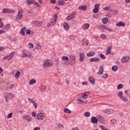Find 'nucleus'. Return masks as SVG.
<instances>
[{
  "instance_id": "f257e3e1",
  "label": "nucleus",
  "mask_w": 130,
  "mask_h": 130,
  "mask_svg": "<svg viewBox=\"0 0 130 130\" xmlns=\"http://www.w3.org/2000/svg\"><path fill=\"white\" fill-rule=\"evenodd\" d=\"M69 62L68 64H70V66H73L75 64L76 62V56L74 54H71L69 56Z\"/></svg>"
},
{
  "instance_id": "f03ea898",
  "label": "nucleus",
  "mask_w": 130,
  "mask_h": 130,
  "mask_svg": "<svg viewBox=\"0 0 130 130\" xmlns=\"http://www.w3.org/2000/svg\"><path fill=\"white\" fill-rule=\"evenodd\" d=\"M52 64V62H50V60H49V59H47L43 63V68L47 69V68H49V67H51Z\"/></svg>"
},
{
  "instance_id": "7ed1b4c3",
  "label": "nucleus",
  "mask_w": 130,
  "mask_h": 130,
  "mask_svg": "<svg viewBox=\"0 0 130 130\" xmlns=\"http://www.w3.org/2000/svg\"><path fill=\"white\" fill-rule=\"evenodd\" d=\"M16 54V52L13 51L10 53L8 55L4 56L3 58V59H8V60H11L13 57H14V55Z\"/></svg>"
},
{
  "instance_id": "20e7f679",
  "label": "nucleus",
  "mask_w": 130,
  "mask_h": 130,
  "mask_svg": "<svg viewBox=\"0 0 130 130\" xmlns=\"http://www.w3.org/2000/svg\"><path fill=\"white\" fill-rule=\"evenodd\" d=\"M54 20L49 22L48 26H53V25H55L56 23V21H57V14H55L54 15Z\"/></svg>"
},
{
  "instance_id": "39448f33",
  "label": "nucleus",
  "mask_w": 130,
  "mask_h": 130,
  "mask_svg": "<svg viewBox=\"0 0 130 130\" xmlns=\"http://www.w3.org/2000/svg\"><path fill=\"white\" fill-rule=\"evenodd\" d=\"M130 57L128 56H124L121 59V62L122 63H125V62H127L129 61Z\"/></svg>"
},
{
  "instance_id": "423d86ee",
  "label": "nucleus",
  "mask_w": 130,
  "mask_h": 130,
  "mask_svg": "<svg viewBox=\"0 0 130 130\" xmlns=\"http://www.w3.org/2000/svg\"><path fill=\"white\" fill-rule=\"evenodd\" d=\"M104 65L102 64L100 67V69L99 72H98V76H101L102 75H103V73H104Z\"/></svg>"
},
{
  "instance_id": "0eeeda50",
  "label": "nucleus",
  "mask_w": 130,
  "mask_h": 130,
  "mask_svg": "<svg viewBox=\"0 0 130 130\" xmlns=\"http://www.w3.org/2000/svg\"><path fill=\"white\" fill-rule=\"evenodd\" d=\"M75 17H76V13L73 12L67 16V21H71V20H73Z\"/></svg>"
},
{
  "instance_id": "6e6552de",
  "label": "nucleus",
  "mask_w": 130,
  "mask_h": 130,
  "mask_svg": "<svg viewBox=\"0 0 130 130\" xmlns=\"http://www.w3.org/2000/svg\"><path fill=\"white\" fill-rule=\"evenodd\" d=\"M100 7V5L96 4L94 5V8L92 10L93 13L94 14H98V13L99 12V7Z\"/></svg>"
},
{
  "instance_id": "1a4fd4ad",
  "label": "nucleus",
  "mask_w": 130,
  "mask_h": 130,
  "mask_svg": "<svg viewBox=\"0 0 130 130\" xmlns=\"http://www.w3.org/2000/svg\"><path fill=\"white\" fill-rule=\"evenodd\" d=\"M23 18V12L22 11L19 10L18 12L17 17H16V20L19 21V20H22Z\"/></svg>"
},
{
  "instance_id": "9d476101",
  "label": "nucleus",
  "mask_w": 130,
  "mask_h": 130,
  "mask_svg": "<svg viewBox=\"0 0 130 130\" xmlns=\"http://www.w3.org/2000/svg\"><path fill=\"white\" fill-rule=\"evenodd\" d=\"M98 118V121L101 123V124H103L105 123V119L101 116H97Z\"/></svg>"
},
{
  "instance_id": "9b49d317",
  "label": "nucleus",
  "mask_w": 130,
  "mask_h": 130,
  "mask_svg": "<svg viewBox=\"0 0 130 130\" xmlns=\"http://www.w3.org/2000/svg\"><path fill=\"white\" fill-rule=\"evenodd\" d=\"M37 118L38 120H43L44 119V114L42 113H39L37 115Z\"/></svg>"
},
{
  "instance_id": "f8f14e48",
  "label": "nucleus",
  "mask_w": 130,
  "mask_h": 130,
  "mask_svg": "<svg viewBox=\"0 0 130 130\" xmlns=\"http://www.w3.org/2000/svg\"><path fill=\"white\" fill-rule=\"evenodd\" d=\"M27 14H29V16L30 17H32V16H34V14L36 13V10H35V8H32L30 11H27Z\"/></svg>"
},
{
  "instance_id": "ddd939ff",
  "label": "nucleus",
  "mask_w": 130,
  "mask_h": 130,
  "mask_svg": "<svg viewBox=\"0 0 130 130\" xmlns=\"http://www.w3.org/2000/svg\"><path fill=\"white\" fill-rule=\"evenodd\" d=\"M91 123H93V124L94 123L97 124V123H98V118L96 117H92L91 118Z\"/></svg>"
},
{
  "instance_id": "4468645a",
  "label": "nucleus",
  "mask_w": 130,
  "mask_h": 130,
  "mask_svg": "<svg viewBox=\"0 0 130 130\" xmlns=\"http://www.w3.org/2000/svg\"><path fill=\"white\" fill-rule=\"evenodd\" d=\"M3 13H4V14H7V13H15V11L12 9H4L3 10Z\"/></svg>"
},
{
  "instance_id": "2eb2a0df",
  "label": "nucleus",
  "mask_w": 130,
  "mask_h": 130,
  "mask_svg": "<svg viewBox=\"0 0 130 130\" xmlns=\"http://www.w3.org/2000/svg\"><path fill=\"white\" fill-rule=\"evenodd\" d=\"M114 113V110L112 109H108L106 110V114L107 115H109L110 114H112Z\"/></svg>"
},
{
  "instance_id": "dca6fc26",
  "label": "nucleus",
  "mask_w": 130,
  "mask_h": 130,
  "mask_svg": "<svg viewBox=\"0 0 130 130\" xmlns=\"http://www.w3.org/2000/svg\"><path fill=\"white\" fill-rule=\"evenodd\" d=\"M63 26L64 29L66 31H68V30H70V25L69 24V23H68V22H64L63 23Z\"/></svg>"
},
{
  "instance_id": "f3484780",
  "label": "nucleus",
  "mask_w": 130,
  "mask_h": 130,
  "mask_svg": "<svg viewBox=\"0 0 130 130\" xmlns=\"http://www.w3.org/2000/svg\"><path fill=\"white\" fill-rule=\"evenodd\" d=\"M79 61L82 62L84 60V58L85 57V54L84 53H79Z\"/></svg>"
},
{
  "instance_id": "a211bd4d",
  "label": "nucleus",
  "mask_w": 130,
  "mask_h": 130,
  "mask_svg": "<svg viewBox=\"0 0 130 130\" xmlns=\"http://www.w3.org/2000/svg\"><path fill=\"white\" fill-rule=\"evenodd\" d=\"M23 119L27 120V121H32V118L29 115L23 116Z\"/></svg>"
},
{
  "instance_id": "6ab92c4d",
  "label": "nucleus",
  "mask_w": 130,
  "mask_h": 130,
  "mask_svg": "<svg viewBox=\"0 0 130 130\" xmlns=\"http://www.w3.org/2000/svg\"><path fill=\"white\" fill-rule=\"evenodd\" d=\"M116 26H117L118 27H124V26H125V23L122 21H120L117 23Z\"/></svg>"
},
{
  "instance_id": "aec40b11",
  "label": "nucleus",
  "mask_w": 130,
  "mask_h": 130,
  "mask_svg": "<svg viewBox=\"0 0 130 130\" xmlns=\"http://www.w3.org/2000/svg\"><path fill=\"white\" fill-rule=\"evenodd\" d=\"M111 48H112V46H110L107 48L106 53V55H108L109 54H110V53H111Z\"/></svg>"
},
{
  "instance_id": "412c9836",
  "label": "nucleus",
  "mask_w": 130,
  "mask_h": 130,
  "mask_svg": "<svg viewBox=\"0 0 130 130\" xmlns=\"http://www.w3.org/2000/svg\"><path fill=\"white\" fill-rule=\"evenodd\" d=\"M89 61L90 62H93V61L97 62V61H100V59L97 57H93V58H91L89 59Z\"/></svg>"
},
{
  "instance_id": "4be33fe9",
  "label": "nucleus",
  "mask_w": 130,
  "mask_h": 130,
  "mask_svg": "<svg viewBox=\"0 0 130 130\" xmlns=\"http://www.w3.org/2000/svg\"><path fill=\"white\" fill-rule=\"evenodd\" d=\"M89 81L92 85H94L95 84V79H94V77H89Z\"/></svg>"
},
{
  "instance_id": "5701e85b",
  "label": "nucleus",
  "mask_w": 130,
  "mask_h": 130,
  "mask_svg": "<svg viewBox=\"0 0 130 130\" xmlns=\"http://www.w3.org/2000/svg\"><path fill=\"white\" fill-rule=\"evenodd\" d=\"M21 75V73H20V71H16V73L14 76V78L18 80L19 78H20V75Z\"/></svg>"
},
{
  "instance_id": "b1692460",
  "label": "nucleus",
  "mask_w": 130,
  "mask_h": 130,
  "mask_svg": "<svg viewBox=\"0 0 130 130\" xmlns=\"http://www.w3.org/2000/svg\"><path fill=\"white\" fill-rule=\"evenodd\" d=\"M27 30V28H26V27H23L21 28L20 30V33L22 35V36H25V31Z\"/></svg>"
},
{
  "instance_id": "393cba45",
  "label": "nucleus",
  "mask_w": 130,
  "mask_h": 130,
  "mask_svg": "<svg viewBox=\"0 0 130 130\" xmlns=\"http://www.w3.org/2000/svg\"><path fill=\"white\" fill-rule=\"evenodd\" d=\"M93 55H95V51H91L90 52L87 53V56H88V57L93 56Z\"/></svg>"
},
{
  "instance_id": "a878e982",
  "label": "nucleus",
  "mask_w": 130,
  "mask_h": 130,
  "mask_svg": "<svg viewBox=\"0 0 130 130\" xmlns=\"http://www.w3.org/2000/svg\"><path fill=\"white\" fill-rule=\"evenodd\" d=\"M78 10H82V11H86L87 7L86 6L82 5L78 7Z\"/></svg>"
},
{
  "instance_id": "bb28decb",
  "label": "nucleus",
  "mask_w": 130,
  "mask_h": 130,
  "mask_svg": "<svg viewBox=\"0 0 130 130\" xmlns=\"http://www.w3.org/2000/svg\"><path fill=\"white\" fill-rule=\"evenodd\" d=\"M103 11H105L106 12L108 11L109 12H111V11H112V9H111V7H106L103 8Z\"/></svg>"
},
{
  "instance_id": "cd10ccee",
  "label": "nucleus",
  "mask_w": 130,
  "mask_h": 130,
  "mask_svg": "<svg viewBox=\"0 0 130 130\" xmlns=\"http://www.w3.org/2000/svg\"><path fill=\"white\" fill-rule=\"evenodd\" d=\"M111 12H112V14L111 15H112V16H116L117 15V14H118V11L115 10H112V11H111Z\"/></svg>"
},
{
  "instance_id": "c85d7f7f",
  "label": "nucleus",
  "mask_w": 130,
  "mask_h": 130,
  "mask_svg": "<svg viewBox=\"0 0 130 130\" xmlns=\"http://www.w3.org/2000/svg\"><path fill=\"white\" fill-rule=\"evenodd\" d=\"M55 66L56 67L59 66V59L57 58L55 59Z\"/></svg>"
},
{
  "instance_id": "c756f323",
  "label": "nucleus",
  "mask_w": 130,
  "mask_h": 130,
  "mask_svg": "<svg viewBox=\"0 0 130 130\" xmlns=\"http://www.w3.org/2000/svg\"><path fill=\"white\" fill-rule=\"evenodd\" d=\"M82 44L83 45H88V44H89V42L88 41V40H86L85 39L83 40L82 41Z\"/></svg>"
},
{
  "instance_id": "7c9ffc66",
  "label": "nucleus",
  "mask_w": 130,
  "mask_h": 130,
  "mask_svg": "<svg viewBox=\"0 0 130 130\" xmlns=\"http://www.w3.org/2000/svg\"><path fill=\"white\" fill-rule=\"evenodd\" d=\"M34 84H36V81L35 79H31L29 82V85H34Z\"/></svg>"
},
{
  "instance_id": "2f4dec72",
  "label": "nucleus",
  "mask_w": 130,
  "mask_h": 130,
  "mask_svg": "<svg viewBox=\"0 0 130 130\" xmlns=\"http://www.w3.org/2000/svg\"><path fill=\"white\" fill-rule=\"evenodd\" d=\"M108 21H109V19H108V18L107 17L104 18L102 20V22L103 24H107Z\"/></svg>"
},
{
  "instance_id": "473e14b6",
  "label": "nucleus",
  "mask_w": 130,
  "mask_h": 130,
  "mask_svg": "<svg viewBox=\"0 0 130 130\" xmlns=\"http://www.w3.org/2000/svg\"><path fill=\"white\" fill-rule=\"evenodd\" d=\"M58 6H63L64 5V1L63 0H59L58 1Z\"/></svg>"
},
{
  "instance_id": "72a5a7b5",
  "label": "nucleus",
  "mask_w": 130,
  "mask_h": 130,
  "mask_svg": "<svg viewBox=\"0 0 130 130\" xmlns=\"http://www.w3.org/2000/svg\"><path fill=\"white\" fill-rule=\"evenodd\" d=\"M35 2L34 0H27V3L28 4V6H30V5H34Z\"/></svg>"
},
{
  "instance_id": "f704fd0d",
  "label": "nucleus",
  "mask_w": 130,
  "mask_h": 130,
  "mask_svg": "<svg viewBox=\"0 0 130 130\" xmlns=\"http://www.w3.org/2000/svg\"><path fill=\"white\" fill-rule=\"evenodd\" d=\"M61 59L63 61H69V57H68L67 56H63L62 57Z\"/></svg>"
},
{
  "instance_id": "c9c22d12",
  "label": "nucleus",
  "mask_w": 130,
  "mask_h": 130,
  "mask_svg": "<svg viewBox=\"0 0 130 130\" xmlns=\"http://www.w3.org/2000/svg\"><path fill=\"white\" fill-rule=\"evenodd\" d=\"M112 70L113 72H116V71H117V70H118V67H117V66H114L112 67Z\"/></svg>"
},
{
  "instance_id": "e433bc0d",
  "label": "nucleus",
  "mask_w": 130,
  "mask_h": 130,
  "mask_svg": "<svg viewBox=\"0 0 130 130\" xmlns=\"http://www.w3.org/2000/svg\"><path fill=\"white\" fill-rule=\"evenodd\" d=\"M64 112L66 113H72V111L68 108L64 109Z\"/></svg>"
},
{
  "instance_id": "4c0bfd02",
  "label": "nucleus",
  "mask_w": 130,
  "mask_h": 130,
  "mask_svg": "<svg viewBox=\"0 0 130 130\" xmlns=\"http://www.w3.org/2000/svg\"><path fill=\"white\" fill-rule=\"evenodd\" d=\"M89 26H90V24H89V23L85 24L83 25V28H84V30L88 29L89 28Z\"/></svg>"
},
{
  "instance_id": "58836bf2",
  "label": "nucleus",
  "mask_w": 130,
  "mask_h": 130,
  "mask_svg": "<svg viewBox=\"0 0 130 130\" xmlns=\"http://www.w3.org/2000/svg\"><path fill=\"white\" fill-rule=\"evenodd\" d=\"M122 95H123V92L122 91H120L118 93V96L120 99L123 96Z\"/></svg>"
},
{
  "instance_id": "ea45409f",
  "label": "nucleus",
  "mask_w": 130,
  "mask_h": 130,
  "mask_svg": "<svg viewBox=\"0 0 130 130\" xmlns=\"http://www.w3.org/2000/svg\"><path fill=\"white\" fill-rule=\"evenodd\" d=\"M11 25L10 24H7L4 27V29L5 30H9L10 29Z\"/></svg>"
},
{
  "instance_id": "a19ab883",
  "label": "nucleus",
  "mask_w": 130,
  "mask_h": 130,
  "mask_svg": "<svg viewBox=\"0 0 130 130\" xmlns=\"http://www.w3.org/2000/svg\"><path fill=\"white\" fill-rule=\"evenodd\" d=\"M123 88V85L122 84H119L117 87V90H120V89H122Z\"/></svg>"
},
{
  "instance_id": "79ce46f5",
  "label": "nucleus",
  "mask_w": 130,
  "mask_h": 130,
  "mask_svg": "<svg viewBox=\"0 0 130 130\" xmlns=\"http://www.w3.org/2000/svg\"><path fill=\"white\" fill-rule=\"evenodd\" d=\"M45 86L42 85L40 87L41 91L42 92H44V91H45Z\"/></svg>"
},
{
  "instance_id": "37998d69",
  "label": "nucleus",
  "mask_w": 130,
  "mask_h": 130,
  "mask_svg": "<svg viewBox=\"0 0 130 130\" xmlns=\"http://www.w3.org/2000/svg\"><path fill=\"white\" fill-rule=\"evenodd\" d=\"M120 99L122 101H124V102H127V99L124 96H122Z\"/></svg>"
},
{
  "instance_id": "c03bdc74",
  "label": "nucleus",
  "mask_w": 130,
  "mask_h": 130,
  "mask_svg": "<svg viewBox=\"0 0 130 130\" xmlns=\"http://www.w3.org/2000/svg\"><path fill=\"white\" fill-rule=\"evenodd\" d=\"M99 127L102 129V130H108L105 126L102 125H100Z\"/></svg>"
},
{
  "instance_id": "a18cd8bd",
  "label": "nucleus",
  "mask_w": 130,
  "mask_h": 130,
  "mask_svg": "<svg viewBox=\"0 0 130 130\" xmlns=\"http://www.w3.org/2000/svg\"><path fill=\"white\" fill-rule=\"evenodd\" d=\"M32 24H33V26H34V27H37V25L38 24V21H34L32 22Z\"/></svg>"
},
{
  "instance_id": "49530a36",
  "label": "nucleus",
  "mask_w": 130,
  "mask_h": 130,
  "mask_svg": "<svg viewBox=\"0 0 130 130\" xmlns=\"http://www.w3.org/2000/svg\"><path fill=\"white\" fill-rule=\"evenodd\" d=\"M84 116H86V117H89L90 114L89 112H86L84 114Z\"/></svg>"
},
{
  "instance_id": "de8ad7c7",
  "label": "nucleus",
  "mask_w": 130,
  "mask_h": 130,
  "mask_svg": "<svg viewBox=\"0 0 130 130\" xmlns=\"http://www.w3.org/2000/svg\"><path fill=\"white\" fill-rule=\"evenodd\" d=\"M43 25L42 21H38V25L37 27H41Z\"/></svg>"
},
{
  "instance_id": "09e8293b",
  "label": "nucleus",
  "mask_w": 130,
  "mask_h": 130,
  "mask_svg": "<svg viewBox=\"0 0 130 130\" xmlns=\"http://www.w3.org/2000/svg\"><path fill=\"white\" fill-rule=\"evenodd\" d=\"M10 95H12V93H7L4 94L5 98H10Z\"/></svg>"
},
{
  "instance_id": "8fccbe9b",
  "label": "nucleus",
  "mask_w": 130,
  "mask_h": 130,
  "mask_svg": "<svg viewBox=\"0 0 130 130\" xmlns=\"http://www.w3.org/2000/svg\"><path fill=\"white\" fill-rule=\"evenodd\" d=\"M100 37L102 38V39H106V36L104 34H101Z\"/></svg>"
},
{
  "instance_id": "3c124183",
  "label": "nucleus",
  "mask_w": 130,
  "mask_h": 130,
  "mask_svg": "<svg viewBox=\"0 0 130 130\" xmlns=\"http://www.w3.org/2000/svg\"><path fill=\"white\" fill-rule=\"evenodd\" d=\"M99 56H100L102 59H105V58H106V57H105V55H104V54H101L99 55Z\"/></svg>"
},
{
  "instance_id": "603ef678",
  "label": "nucleus",
  "mask_w": 130,
  "mask_h": 130,
  "mask_svg": "<svg viewBox=\"0 0 130 130\" xmlns=\"http://www.w3.org/2000/svg\"><path fill=\"white\" fill-rule=\"evenodd\" d=\"M34 5H35V6H36V7H38V8H40V4L36 2H34Z\"/></svg>"
},
{
  "instance_id": "864d4df0",
  "label": "nucleus",
  "mask_w": 130,
  "mask_h": 130,
  "mask_svg": "<svg viewBox=\"0 0 130 130\" xmlns=\"http://www.w3.org/2000/svg\"><path fill=\"white\" fill-rule=\"evenodd\" d=\"M13 116V113H10L7 115V118H11Z\"/></svg>"
},
{
  "instance_id": "5fc2aeb1",
  "label": "nucleus",
  "mask_w": 130,
  "mask_h": 130,
  "mask_svg": "<svg viewBox=\"0 0 130 130\" xmlns=\"http://www.w3.org/2000/svg\"><path fill=\"white\" fill-rule=\"evenodd\" d=\"M15 87H16V85L15 84H11L9 86V88L10 89H15Z\"/></svg>"
},
{
  "instance_id": "6e6d98bb",
  "label": "nucleus",
  "mask_w": 130,
  "mask_h": 130,
  "mask_svg": "<svg viewBox=\"0 0 130 130\" xmlns=\"http://www.w3.org/2000/svg\"><path fill=\"white\" fill-rule=\"evenodd\" d=\"M27 100H28V101H29V102H30L32 104L35 102V101H34L33 99L31 98H28Z\"/></svg>"
},
{
  "instance_id": "4d7b16f0",
  "label": "nucleus",
  "mask_w": 130,
  "mask_h": 130,
  "mask_svg": "<svg viewBox=\"0 0 130 130\" xmlns=\"http://www.w3.org/2000/svg\"><path fill=\"white\" fill-rule=\"evenodd\" d=\"M28 47H29V48H33V47H34V45H33V44H32V43H29Z\"/></svg>"
},
{
  "instance_id": "13d9d810",
  "label": "nucleus",
  "mask_w": 130,
  "mask_h": 130,
  "mask_svg": "<svg viewBox=\"0 0 130 130\" xmlns=\"http://www.w3.org/2000/svg\"><path fill=\"white\" fill-rule=\"evenodd\" d=\"M107 78H108L107 74H104L102 76L103 79H107Z\"/></svg>"
},
{
  "instance_id": "bf43d9fd",
  "label": "nucleus",
  "mask_w": 130,
  "mask_h": 130,
  "mask_svg": "<svg viewBox=\"0 0 130 130\" xmlns=\"http://www.w3.org/2000/svg\"><path fill=\"white\" fill-rule=\"evenodd\" d=\"M37 49H38V50H40V49H41V45H37Z\"/></svg>"
},
{
  "instance_id": "052dcab7",
  "label": "nucleus",
  "mask_w": 130,
  "mask_h": 130,
  "mask_svg": "<svg viewBox=\"0 0 130 130\" xmlns=\"http://www.w3.org/2000/svg\"><path fill=\"white\" fill-rule=\"evenodd\" d=\"M83 98H84V99H86V98H88V95L85 93H84L82 95Z\"/></svg>"
},
{
  "instance_id": "680f3d73",
  "label": "nucleus",
  "mask_w": 130,
  "mask_h": 130,
  "mask_svg": "<svg viewBox=\"0 0 130 130\" xmlns=\"http://www.w3.org/2000/svg\"><path fill=\"white\" fill-rule=\"evenodd\" d=\"M31 115L34 116V117H36V113L35 112H32L31 113Z\"/></svg>"
},
{
  "instance_id": "e2e57ef3",
  "label": "nucleus",
  "mask_w": 130,
  "mask_h": 130,
  "mask_svg": "<svg viewBox=\"0 0 130 130\" xmlns=\"http://www.w3.org/2000/svg\"><path fill=\"white\" fill-rule=\"evenodd\" d=\"M102 28H104V29H105V30H107L108 29V27L105 25H101Z\"/></svg>"
},
{
  "instance_id": "0e129e2a",
  "label": "nucleus",
  "mask_w": 130,
  "mask_h": 130,
  "mask_svg": "<svg viewBox=\"0 0 130 130\" xmlns=\"http://www.w3.org/2000/svg\"><path fill=\"white\" fill-rule=\"evenodd\" d=\"M33 104L35 108L36 109L37 108V103L35 102Z\"/></svg>"
},
{
  "instance_id": "69168bd1",
  "label": "nucleus",
  "mask_w": 130,
  "mask_h": 130,
  "mask_svg": "<svg viewBox=\"0 0 130 130\" xmlns=\"http://www.w3.org/2000/svg\"><path fill=\"white\" fill-rule=\"evenodd\" d=\"M110 121L112 122V123H115V122H116V120L115 119L111 120Z\"/></svg>"
},
{
  "instance_id": "338daca9",
  "label": "nucleus",
  "mask_w": 130,
  "mask_h": 130,
  "mask_svg": "<svg viewBox=\"0 0 130 130\" xmlns=\"http://www.w3.org/2000/svg\"><path fill=\"white\" fill-rule=\"evenodd\" d=\"M40 129V127H36V128H35L34 129V130H39Z\"/></svg>"
},
{
  "instance_id": "774afa93",
  "label": "nucleus",
  "mask_w": 130,
  "mask_h": 130,
  "mask_svg": "<svg viewBox=\"0 0 130 130\" xmlns=\"http://www.w3.org/2000/svg\"><path fill=\"white\" fill-rule=\"evenodd\" d=\"M72 130H79V128L76 127L72 129Z\"/></svg>"
}]
</instances>
